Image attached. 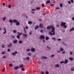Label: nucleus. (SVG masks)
<instances>
[{"instance_id":"1","label":"nucleus","mask_w":74,"mask_h":74,"mask_svg":"<svg viewBox=\"0 0 74 74\" xmlns=\"http://www.w3.org/2000/svg\"><path fill=\"white\" fill-rule=\"evenodd\" d=\"M51 29L52 30H51V32L53 33V34L51 32H49V34H50L51 36H54L55 34V32H54L55 30V27L53 25H51L50 26H48L47 27V30H49Z\"/></svg>"},{"instance_id":"2","label":"nucleus","mask_w":74,"mask_h":74,"mask_svg":"<svg viewBox=\"0 0 74 74\" xmlns=\"http://www.w3.org/2000/svg\"><path fill=\"white\" fill-rule=\"evenodd\" d=\"M61 26L62 27L63 26V27L64 28H65L66 29L67 27V26L66 25V23L65 22H61Z\"/></svg>"},{"instance_id":"3","label":"nucleus","mask_w":74,"mask_h":74,"mask_svg":"<svg viewBox=\"0 0 74 74\" xmlns=\"http://www.w3.org/2000/svg\"><path fill=\"white\" fill-rule=\"evenodd\" d=\"M17 53H18V52L16 51H15L14 53H12V55L13 56H15L16 55V54Z\"/></svg>"},{"instance_id":"4","label":"nucleus","mask_w":74,"mask_h":74,"mask_svg":"<svg viewBox=\"0 0 74 74\" xmlns=\"http://www.w3.org/2000/svg\"><path fill=\"white\" fill-rule=\"evenodd\" d=\"M40 38L41 39H43V40H44V39H45V37L43 35H42L40 36Z\"/></svg>"},{"instance_id":"5","label":"nucleus","mask_w":74,"mask_h":74,"mask_svg":"<svg viewBox=\"0 0 74 74\" xmlns=\"http://www.w3.org/2000/svg\"><path fill=\"white\" fill-rule=\"evenodd\" d=\"M40 26L41 28H43L44 27H43V24L42 23H40Z\"/></svg>"},{"instance_id":"6","label":"nucleus","mask_w":74,"mask_h":74,"mask_svg":"<svg viewBox=\"0 0 74 74\" xmlns=\"http://www.w3.org/2000/svg\"><path fill=\"white\" fill-rule=\"evenodd\" d=\"M68 62V60L67 59H66L64 61V64H67Z\"/></svg>"},{"instance_id":"7","label":"nucleus","mask_w":74,"mask_h":74,"mask_svg":"<svg viewBox=\"0 0 74 74\" xmlns=\"http://www.w3.org/2000/svg\"><path fill=\"white\" fill-rule=\"evenodd\" d=\"M17 40H15L13 41V42L14 44H16V43H17Z\"/></svg>"},{"instance_id":"8","label":"nucleus","mask_w":74,"mask_h":74,"mask_svg":"<svg viewBox=\"0 0 74 74\" xmlns=\"http://www.w3.org/2000/svg\"><path fill=\"white\" fill-rule=\"evenodd\" d=\"M35 49L34 48H32L31 49V50L33 52H34L35 51Z\"/></svg>"},{"instance_id":"9","label":"nucleus","mask_w":74,"mask_h":74,"mask_svg":"<svg viewBox=\"0 0 74 74\" xmlns=\"http://www.w3.org/2000/svg\"><path fill=\"white\" fill-rule=\"evenodd\" d=\"M4 30H5V32L3 33V34H5L7 32V31L6 30L5 28H4Z\"/></svg>"},{"instance_id":"10","label":"nucleus","mask_w":74,"mask_h":74,"mask_svg":"<svg viewBox=\"0 0 74 74\" xmlns=\"http://www.w3.org/2000/svg\"><path fill=\"white\" fill-rule=\"evenodd\" d=\"M41 58L42 59H47V58L46 57L42 56Z\"/></svg>"},{"instance_id":"11","label":"nucleus","mask_w":74,"mask_h":74,"mask_svg":"<svg viewBox=\"0 0 74 74\" xmlns=\"http://www.w3.org/2000/svg\"><path fill=\"white\" fill-rule=\"evenodd\" d=\"M12 45V44L11 43H10L8 47H11Z\"/></svg>"},{"instance_id":"12","label":"nucleus","mask_w":74,"mask_h":74,"mask_svg":"<svg viewBox=\"0 0 74 74\" xmlns=\"http://www.w3.org/2000/svg\"><path fill=\"white\" fill-rule=\"evenodd\" d=\"M13 21L14 23H16L18 21L16 19L13 20Z\"/></svg>"},{"instance_id":"13","label":"nucleus","mask_w":74,"mask_h":74,"mask_svg":"<svg viewBox=\"0 0 74 74\" xmlns=\"http://www.w3.org/2000/svg\"><path fill=\"white\" fill-rule=\"evenodd\" d=\"M60 51H64V49L62 47H60Z\"/></svg>"},{"instance_id":"14","label":"nucleus","mask_w":74,"mask_h":74,"mask_svg":"<svg viewBox=\"0 0 74 74\" xmlns=\"http://www.w3.org/2000/svg\"><path fill=\"white\" fill-rule=\"evenodd\" d=\"M17 34H18V35L19 36H21V35H22V33H19V32H18L17 33Z\"/></svg>"},{"instance_id":"15","label":"nucleus","mask_w":74,"mask_h":74,"mask_svg":"<svg viewBox=\"0 0 74 74\" xmlns=\"http://www.w3.org/2000/svg\"><path fill=\"white\" fill-rule=\"evenodd\" d=\"M69 60L71 61H72L73 60V58H69Z\"/></svg>"},{"instance_id":"16","label":"nucleus","mask_w":74,"mask_h":74,"mask_svg":"<svg viewBox=\"0 0 74 74\" xmlns=\"http://www.w3.org/2000/svg\"><path fill=\"white\" fill-rule=\"evenodd\" d=\"M55 66L57 68H59V65L58 64H57L55 65Z\"/></svg>"},{"instance_id":"17","label":"nucleus","mask_w":74,"mask_h":74,"mask_svg":"<svg viewBox=\"0 0 74 74\" xmlns=\"http://www.w3.org/2000/svg\"><path fill=\"white\" fill-rule=\"evenodd\" d=\"M20 24V23L18 21L16 23V25H18Z\"/></svg>"},{"instance_id":"18","label":"nucleus","mask_w":74,"mask_h":74,"mask_svg":"<svg viewBox=\"0 0 74 74\" xmlns=\"http://www.w3.org/2000/svg\"><path fill=\"white\" fill-rule=\"evenodd\" d=\"M19 68L18 67L16 66L14 68V69L15 70H17Z\"/></svg>"},{"instance_id":"19","label":"nucleus","mask_w":74,"mask_h":74,"mask_svg":"<svg viewBox=\"0 0 74 74\" xmlns=\"http://www.w3.org/2000/svg\"><path fill=\"white\" fill-rule=\"evenodd\" d=\"M39 27L38 26V25H37L35 27V30H36V29H38V28H39Z\"/></svg>"},{"instance_id":"20","label":"nucleus","mask_w":74,"mask_h":74,"mask_svg":"<svg viewBox=\"0 0 74 74\" xmlns=\"http://www.w3.org/2000/svg\"><path fill=\"white\" fill-rule=\"evenodd\" d=\"M6 18V17H3L2 18L3 20V21H5V20Z\"/></svg>"},{"instance_id":"21","label":"nucleus","mask_w":74,"mask_h":74,"mask_svg":"<svg viewBox=\"0 0 74 74\" xmlns=\"http://www.w3.org/2000/svg\"><path fill=\"white\" fill-rule=\"evenodd\" d=\"M73 30H74V28L73 27L72 28V29H71L70 30V32H72V31H73Z\"/></svg>"},{"instance_id":"22","label":"nucleus","mask_w":74,"mask_h":74,"mask_svg":"<svg viewBox=\"0 0 74 74\" xmlns=\"http://www.w3.org/2000/svg\"><path fill=\"white\" fill-rule=\"evenodd\" d=\"M52 40H54V41H56V38H54L52 37Z\"/></svg>"},{"instance_id":"23","label":"nucleus","mask_w":74,"mask_h":74,"mask_svg":"<svg viewBox=\"0 0 74 74\" xmlns=\"http://www.w3.org/2000/svg\"><path fill=\"white\" fill-rule=\"evenodd\" d=\"M27 55L28 56H30L31 55V53H28L27 54Z\"/></svg>"},{"instance_id":"24","label":"nucleus","mask_w":74,"mask_h":74,"mask_svg":"<svg viewBox=\"0 0 74 74\" xmlns=\"http://www.w3.org/2000/svg\"><path fill=\"white\" fill-rule=\"evenodd\" d=\"M18 42L19 44H22V43H23V42L22 40H20Z\"/></svg>"},{"instance_id":"25","label":"nucleus","mask_w":74,"mask_h":74,"mask_svg":"<svg viewBox=\"0 0 74 74\" xmlns=\"http://www.w3.org/2000/svg\"><path fill=\"white\" fill-rule=\"evenodd\" d=\"M23 64H21L19 66L20 68H23Z\"/></svg>"},{"instance_id":"26","label":"nucleus","mask_w":74,"mask_h":74,"mask_svg":"<svg viewBox=\"0 0 74 74\" xmlns=\"http://www.w3.org/2000/svg\"><path fill=\"white\" fill-rule=\"evenodd\" d=\"M6 53V52L5 51V52H2V53H1V54L3 55H4Z\"/></svg>"},{"instance_id":"27","label":"nucleus","mask_w":74,"mask_h":74,"mask_svg":"<svg viewBox=\"0 0 74 74\" xmlns=\"http://www.w3.org/2000/svg\"><path fill=\"white\" fill-rule=\"evenodd\" d=\"M9 22L10 23H12L13 22V21L10 19L9 21Z\"/></svg>"},{"instance_id":"28","label":"nucleus","mask_w":74,"mask_h":74,"mask_svg":"<svg viewBox=\"0 0 74 74\" xmlns=\"http://www.w3.org/2000/svg\"><path fill=\"white\" fill-rule=\"evenodd\" d=\"M46 40H48L49 39V38L48 36H46Z\"/></svg>"},{"instance_id":"29","label":"nucleus","mask_w":74,"mask_h":74,"mask_svg":"<svg viewBox=\"0 0 74 74\" xmlns=\"http://www.w3.org/2000/svg\"><path fill=\"white\" fill-rule=\"evenodd\" d=\"M17 38H18V39H20V36L19 35H17Z\"/></svg>"},{"instance_id":"30","label":"nucleus","mask_w":74,"mask_h":74,"mask_svg":"<svg viewBox=\"0 0 74 74\" xmlns=\"http://www.w3.org/2000/svg\"><path fill=\"white\" fill-rule=\"evenodd\" d=\"M28 23L29 24H31L32 23V21H29L28 22Z\"/></svg>"},{"instance_id":"31","label":"nucleus","mask_w":74,"mask_h":74,"mask_svg":"<svg viewBox=\"0 0 74 74\" xmlns=\"http://www.w3.org/2000/svg\"><path fill=\"white\" fill-rule=\"evenodd\" d=\"M23 36H24V37H27V34H23Z\"/></svg>"},{"instance_id":"32","label":"nucleus","mask_w":74,"mask_h":74,"mask_svg":"<svg viewBox=\"0 0 74 74\" xmlns=\"http://www.w3.org/2000/svg\"><path fill=\"white\" fill-rule=\"evenodd\" d=\"M50 1L48 0V1H47L46 2V3H50Z\"/></svg>"},{"instance_id":"33","label":"nucleus","mask_w":74,"mask_h":74,"mask_svg":"<svg viewBox=\"0 0 74 74\" xmlns=\"http://www.w3.org/2000/svg\"><path fill=\"white\" fill-rule=\"evenodd\" d=\"M26 59L27 60H29V57L26 58Z\"/></svg>"},{"instance_id":"34","label":"nucleus","mask_w":74,"mask_h":74,"mask_svg":"<svg viewBox=\"0 0 74 74\" xmlns=\"http://www.w3.org/2000/svg\"><path fill=\"white\" fill-rule=\"evenodd\" d=\"M47 48L48 49H49V50H50V47H49V46H47Z\"/></svg>"},{"instance_id":"35","label":"nucleus","mask_w":74,"mask_h":74,"mask_svg":"<svg viewBox=\"0 0 74 74\" xmlns=\"http://www.w3.org/2000/svg\"><path fill=\"white\" fill-rule=\"evenodd\" d=\"M73 54V52L71 51H70V55H72Z\"/></svg>"},{"instance_id":"36","label":"nucleus","mask_w":74,"mask_h":74,"mask_svg":"<svg viewBox=\"0 0 74 74\" xmlns=\"http://www.w3.org/2000/svg\"><path fill=\"white\" fill-rule=\"evenodd\" d=\"M21 71H25V69L24 68H21Z\"/></svg>"},{"instance_id":"37","label":"nucleus","mask_w":74,"mask_h":74,"mask_svg":"<svg viewBox=\"0 0 74 74\" xmlns=\"http://www.w3.org/2000/svg\"><path fill=\"white\" fill-rule=\"evenodd\" d=\"M60 7H62V6H63V4H62V3H60Z\"/></svg>"},{"instance_id":"38","label":"nucleus","mask_w":74,"mask_h":74,"mask_svg":"<svg viewBox=\"0 0 74 74\" xmlns=\"http://www.w3.org/2000/svg\"><path fill=\"white\" fill-rule=\"evenodd\" d=\"M9 65L10 67H12L13 66L12 64H10Z\"/></svg>"},{"instance_id":"39","label":"nucleus","mask_w":74,"mask_h":74,"mask_svg":"<svg viewBox=\"0 0 74 74\" xmlns=\"http://www.w3.org/2000/svg\"><path fill=\"white\" fill-rule=\"evenodd\" d=\"M40 7H38L36 8V10H40Z\"/></svg>"},{"instance_id":"40","label":"nucleus","mask_w":74,"mask_h":74,"mask_svg":"<svg viewBox=\"0 0 74 74\" xmlns=\"http://www.w3.org/2000/svg\"><path fill=\"white\" fill-rule=\"evenodd\" d=\"M30 51V49H27V52L29 51Z\"/></svg>"},{"instance_id":"41","label":"nucleus","mask_w":74,"mask_h":74,"mask_svg":"<svg viewBox=\"0 0 74 74\" xmlns=\"http://www.w3.org/2000/svg\"><path fill=\"white\" fill-rule=\"evenodd\" d=\"M15 38V36H11V38Z\"/></svg>"},{"instance_id":"42","label":"nucleus","mask_w":74,"mask_h":74,"mask_svg":"<svg viewBox=\"0 0 74 74\" xmlns=\"http://www.w3.org/2000/svg\"><path fill=\"white\" fill-rule=\"evenodd\" d=\"M64 61H62V62H60V63L61 64H62V63H64Z\"/></svg>"},{"instance_id":"43","label":"nucleus","mask_w":74,"mask_h":74,"mask_svg":"<svg viewBox=\"0 0 74 74\" xmlns=\"http://www.w3.org/2000/svg\"><path fill=\"white\" fill-rule=\"evenodd\" d=\"M2 58H4L5 59L6 58V57L5 56H3V57Z\"/></svg>"},{"instance_id":"44","label":"nucleus","mask_w":74,"mask_h":74,"mask_svg":"<svg viewBox=\"0 0 74 74\" xmlns=\"http://www.w3.org/2000/svg\"><path fill=\"white\" fill-rule=\"evenodd\" d=\"M46 74H49V72L47 71H46L45 72Z\"/></svg>"},{"instance_id":"45","label":"nucleus","mask_w":74,"mask_h":74,"mask_svg":"<svg viewBox=\"0 0 74 74\" xmlns=\"http://www.w3.org/2000/svg\"><path fill=\"white\" fill-rule=\"evenodd\" d=\"M13 33H16V30H13Z\"/></svg>"},{"instance_id":"46","label":"nucleus","mask_w":74,"mask_h":74,"mask_svg":"<svg viewBox=\"0 0 74 74\" xmlns=\"http://www.w3.org/2000/svg\"><path fill=\"white\" fill-rule=\"evenodd\" d=\"M10 51V49H8V52H9Z\"/></svg>"},{"instance_id":"47","label":"nucleus","mask_w":74,"mask_h":74,"mask_svg":"<svg viewBox=\"0 0 74 74\" xmlns=\"http://www.w3.org/2000/svg\"><path fill=\"white\" fill-rule=\"evenodd\" d=\"M42 8H44V7L45 5L44 4H42Z\"/></svg>"},{"instance_id":"48","label":"nucleus","mask_w":74,"mask_h":74,"mask_svg":"<svg viewBox=\"0 0 74 74\" xmlns=\"http://www.w3.org/2000/svg\"><path fill=\"white\" fill-rule=\"evenodd\" d=\"M55 56V55H52L51 56V58H53V57L54 56Z\"/></svg>"},{"instance_id":"49","label":"nucleus","mask_w":74,"mask_h":74,"mask_svg":"<svg viewBox=\"0 0 74 74\" xmlns=\"http://www.w3.org/2000/svg\"><path fill=\"white\" fill-rule=\"evenodd\" d=\"M5 46L4 45H2V47L3 48H4Z\"/></svg>"},{"instance_id":"50","label":"nucleus","mask_w":74,"mask_h":74,"mask_svg":"<svg viewBox=\"0 0 74 74\" xmlns=\"http://www.w3.org/2000/svg\"><path fill=\"white\" fill-rule=\"evenodd\" d=\"M39 21L40 22H41L42 21V20L40 18L39 19Z\"/></svg>"},{"instance_id":"51","label":"nucleus","mask_w":74,"mask_h":74,"mask_svg":"<svg viewBox=\"0 0 74 74\" xmlns=\"http://www.w3.org/2000/svg\"><path fill=\"white\" fill-rule=\"evenodd\" d=\"M32 31L30 32L29 33V34L30 35L31 34H32Z\"/></svg>"},{"instance_id":"52","label":"nucleus","mask_w":74,"mask_h":74,"mask_svg":"<svg viewBox=\"0 0 74 74\" xmlns=\"http://www.w3.org/2000/svg\"><path fill=\"white\" fill-rule=\"evenodd\" d=\"M41 74H44L45 73L44 72H42V71H41Z\"/></svg>"},{"instance_id":"53","label":"nucleus","mask_w":74,"mask_h":74,"mask_svg":"<svg viewBox=\"0 0 74 74\" xmlns=\"http://www.w3.org/2000/svg\"><path fill=\"white\" fill-rule=\"evenodd\" d=\"M68 3L69 4H70L71 3V2L70 1H68Z\"/></svg>"},{"instance_id":"54","label":"nucleus","mask_w":74,"mask_h":74,"mask_svg":"<svg viewBox=\"0 0 74 74\" xmlns=\"http://www.w3.org/2000/svg\"><path fill=\"white\" fill-rule=\"evenodd\" d=\"M62 33H64V32H65V30H62Z\"/></svg>"},{"instance_id":"55","label":"nucleus","mask_w":74,"mask_h":74,"mask_svg":"<svg viewBox=\"0 0 74 74\" xmlns=\"http://www.w3.org/2000/svg\"><path fill=\"white\" fill-rule=\"evenodd\" d=\"M5 69V67H4L3 68V69L2 70V71L3 72H4V69Z\"/></svg>"},{"instance_id":"56","label":"nucleus","mask_w":74,"mask_h":74,"mask_svg":"<svg viewBox=\"0 0 74 74\" xmlns=\"http://www.w3.org/2000/svg\"><path fill=\"white\" fill-rule=\"evenodd\" d=\"M57 52L58 53H60V50H58L57 51Z\"/></svg>"},{"instance_id":"57","label":"nucleus","mask_w":74,"mask_h":74,"mask_svg":"<svg viewBox=\"0 0 74 74\" xmlns=\"http://www.w3.org/2000/svg\"><path fill=\"white\" fill-rule=\"evenodd\" d=\"M57 40H58V41H61V39H57Z\"/></svg>"},{"instance_id":"58","label":"nucleus","mask_w":74,"mask_h":74,"mask_svg":"<svg viewBox=\"0 0 74 74\" xmlns=\"http://www.w3.org/2000/svg\"><path fill=\"white\" fill-rule=\"evenodd\" d=\"M40 32L41 33H43V30H40Z\"/></svg>"},{"instance_id":"59","label":"nucleus","mask_w":74,"mask_h":74,"mask_svg":"<svg viewBox=\"0 0 74 74\" xmlns=\"http://www.w3.org/2000/svg\"><path fill=\"white\" fill-rule=\"evenodd\" d=\"M71 1L72 3H73V0H70Z\"/></svg>"},{"instance_id":"60","label":"nucleus","mask_w":74,"mask_h":74,"mask_svg":"<svg viewBox=\"0 0 74 74\" xmlns=\"http://www.w3.org/2000/svg\"><path fill=\"white\" fill-rule=\"evenodd\" d=\"M57 27H59V25L58 24H57V25H56Z\"/></svg>"},{"instance_id":"61","label":"nucleus","mask_w":74,"mask_h":74,"mask_svg":"<svg viewBox=\"0 0 74 74\" xmlns=\"http://www.w3.org/2000/svg\"><path fill=\"white\" fill-rule=\"evenodd\" d=\"M25 17L27 18V19H28V17L27 16H26V15H25Z\"/></svg>"},{"instance_id":"62","label":"nucleus","mask_w":74,"mask_h":74,"mask_svg":"<svg viewBox=\"0 0 74 74\" xmlns=\"http://www.w3.org/2000/svg\"><path fill=\"white\" fill-rule=\"evenodd\" d=\"M11 7V6H10V5H8V8H10Z\"/></svg>"},{"instance_id":"63","label":"nucleus","mask_w":74,"mask_h":74,"mask_svg":"<svg viewBox=\"0 0 74 74\" xmlns=\"http://www.w3.org/2000/svg\"><path fill=\"white\" fill-rule=\"evenodd\" d=\"M72 19L73 20H74V17H73Z\"/></svg>"},{"instance_id":"64","label":"nucleus","mask_w":74,"mask_h":74,"mask_svg":"<svg viewBox=\"0 0 74 74\" xmlns=\"http://www.w3.org/2000/svg\"><path fill=\"white\" fill-rule=\"evenodd\" d=\"M51 6H54V4H52L51 5Z\"/></svg>"}]
</instances>
